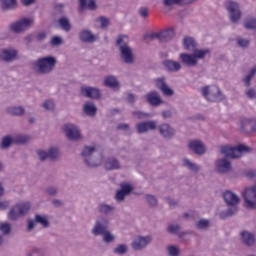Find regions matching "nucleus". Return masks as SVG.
<instances>
[{
  "label": "nucleus",
  "instance_id": "09e8293b",
  "mask_svg": "<svg viewBox=\"0 0 256 256\" xmlns=\"http://www.w3.org/2000/svg\"><path fill=\"white\" fill-rule=\"evenodd\" d=\"M13 145V137L11 136H5L2 138L1 141V149H9Z\"/></svg>",
  "mask_w": 256,
  "mask_h": 256
},
{
  "label": "nucleus",
  "instance_id": "5fc2aeb1",
  "mask_svg": "<svg viewBox=\"0 0 256 256\" xmlns=\"http://www.w3.org/2000/svg\"><path fill=\"white\" fill-rule=\"evenodd\" d=\"M104 243H113L115 241V235L111 233V231L106 230L104 234H102Z\"/></svg>",
  "mask_w": 256,
  "mask_h": 256
},
{
  "label": "nucleus",
  "instance_id": "603ef678",
  "mask_svg": "<svg viewBox=\"0 0 256 256\" xmlns=\"http://www.w3.org/2000/svg\"><path fill=\"white\" fill-rule=\"evenodd\" d=\"M163 5L165 7H173V5H187L185 0H163Z\"/></svg>",
  "mask_w": 256,
  "mask_h": 256
},
{
  "label": "nucleus",
  "instance_id": "f257e3e1",
  "mask_svg": "<svg viewBox=\"0 0 256 256\" xmlns=\"http://www.w3.org/2000/svg\"><path fill=\"white\" fill-rule=\"evenodd\" d=\"M57 67V58L51 55L42 56L31 62V69L36 75H51Z\"/></svg>",
  "mask_w": 256,
  "mask_h": 256
},
{
  "label": "nucleus",
  "instance_id": "0eeeda50",
  "mask_svg": "<svg viewBox=\"0 0 256 256\" xmlns=\"http://www.w3.org/2000/svg\"><path fill=\"white\" fill-rule=\"evenodd\" d=\"M202 95L209 101L210 103H221V101L225 100V95L221 92L219 87H203L202 88Z\"/></svg>",
  "mask_w": 256,
  "mask_h": 256
},
{
  "label": "nucleus",
  "instance_id": "6ab92c4d",
  "mask_svg": "<svg viewBox=\"0 0 256 256\" xmlns=\"http://www.w3.org/2000/svg\"><path fill=\"white\" fill-rule=\"evenodd\" d=\"M152 37L158 39L160 43H169V41H173V39H175V30H173V28L165 29L153 34Z\"/></svg>",
  "mask_w": 256,
  "mask_h": 256
},
{
  "label": "nucleus",
  "instance_id": "7c9ffc66",
  "mask_svg": "<svg viewBox=\"0 0 256 256\" xmlns=\"http://www.w3.org/2000/svg\"><path fill=\"white\" fill-rule=\"evenodd\" d=\"M83 112L88 117H95L97 115V106L92 102H86L83 106Z\"/></svg>",
  "mask_w": 256,
  "mask_h": 256
},
{
  "label": "nucleus",
  "instance_id": "6e6552de",
  "mask_svg": "<svg viewBox=\"0 0 256 256\" xmlns=\"http://www.w3.org/2000/svg\"><path fill=\"white\" fill-rule=\"evenodd\" d=\"M249 151H251V148L245 145H238L237 147H221L222 155L225 157H229L230 159H239V157H241V153H249Z\"/></svg>",
  "mask_w": 256,
  "mask_h": 256
},
{
  "label": "nucleus",
  "instance_id": "864d4df0",
  "mask_svg": "<svg viewBox=\"0 0 256 256\" xmlns=\"http://www.w3.org/2000/svg\"><path fill=\"white\" fill-rule=\"evenodd\" d=\"M0 232L2 235H10L11 234V224L9 222H4L0 224Z\"/></svg>",
  "mask_w": 256,
  "mask_h": 256
},
{
  "label": "nucleus",
  "instance_id": "338daca9",
  "mask_svg": "<svg viewBox=\"0 0 256 256\" xmlns=\"http://www.w3.org/2000/svg\"><path fill=\"white\" fill-rule=\"evenodd\" d=\"M45 39H47V33L45 32H40L36 35V41H38V43L45 41Z\"/></svg>",
  "mask_w": 256,
  "mask_h": 256
},
{
  "label": "nucleus",
  "instance_id": "9b49d317",
  "mask_svg": "<svg viewBox=\"0 0 256 256\" xmlns=\"http://www.w3.org/2000/svg\"><path fill=\"white\" fill-rule=\"evenodd\" d=\"M109 230V220L101 218L95 221L91 230L92 235L95 237L103 236Z\"/></svg>",
  "mask_w": 256,
  "mask_h": 256
},
{
  "label": "nucleus",
  "instance_id": "20e7f679",
  "mask_svg": "<svg viewBox=\"0 0 256 256\" xmlns=\"http://www.w3.org/2000/svg\"><path fill=\"white\" fill-rule=\"evenodd\" d=\"M81 157L87 167H99L103 163V156L94 146H84Z\"/></svg>",
  "mask_w": 256,
  "mask_h": 256
},
{
  "label": "nucleus",
  "instance_id": "f03ea898",
  "mask_svg": "<svg viewBox=\"0 0 256 256\" xmlns=\"http://www.w3.org/2000/svg\"><path fill=\"white\" fill-rule=\"evenodd\" d=\"M223 200L226 203L227 207H229L227 210H224L219 213V217L221 219H228V217H233L234 215H237L239 211V203H241V198L233 193L231 190H226L222 194Z\"/></svg>",
  "mask_w": 256,
  "mask_h": 256
},
{
  "label": "nucleus",
  "instance_id": "bf43d9fd",
  "mask_svg": "<svg viewBox=\"0 0 256 256\" xmlns=\"http://www.w3.org/2000/svg\"><path fill=\"white\" fill-rule=\"evenodd\" d=\"M42 107H44V109H46V111H53V109H55V103L53 102V100H46Z\"/></svg>",
  "mask_w": 256,
  "mask_h": 256
},
{
  "label": "nucleus",
  "instance_id": "0e129e2a",
  "mask_svg": "<svg viewBox=\"0 0 256 256\" xmlns=\"http://www.w3.org/2000/svg\"><path fill=\"white\" fill-rule=\"evenodd\" d=\"M99 21H100V26H101L102 29H105V27H109V20H108V18H105V17L101 16L99 18Z\"/></svg>",
  "mask_w": 256,
  "mask_h": 256
},
{
  "label": "nucleus",
  "instance_id": "f8f14e48",
  "mask_svg": "<svg viewBox=\"0 0 256 256\" xmlns=\"http://www.w3.org/2000/svg\"><path fill=\"white\" fill-rule=\"evenodd\" d=\"M133 189L134 188L133 186H131V184L121 183L120 189L116 191V194L114 196L115 201H117V203H124L127 196L133 193Z\"/></svg>",
  "mask_w": 256,
  "mask_h": 256
},
{
  "label": "nucleus",
  "instance_id": "69168bd1",
  "mask_svg": "<svg viewBox=\"0 0 256 256\" xmlns=\"http://www.w3.org/2000/svg\"><path fill=\"white\" fill-rule=\"evenodd\" d=\"M246 96L248 99H256V91L253 88H250L246 91Z\"/></svg>",
  "mask_w": 256,
  "mask_h": 256
},
{
  "label": "nucleus",
  "instance_id": "f3484780",
  "mask_svg": "<svg viewBox=\"0 0 256 256\" xmlns=\"http://www.w3.org/2000/svg\"><path fill=\"white\" fill-rule=\"evenodd\" d=\"M156 129L163 139L171 140L175 137V128L169 123H162L158 125Z\"/></svg>",
  "mask_w": 256,
  "mask_h": 256
},
{
  "label": "nucleus",
  "instance_id": "c9c22d12",
  "mask_svg": "<svg viewBox=\"0 0 256 256\" xmlns=\"http://www.w3.org/2000/svg\"><path fill=\"white\" fill-rule=\"evenodd\" d=\"M17 7V0H1L2 11H11Z\"/></svg>",
  "mask_w": 256,
  "mask_h": 256
},
{
  "label": "nucleus",
  "instance_id": "aec40b11",
  "mask_svg": "<svg viewBox=\"0 0 256 256\" xmlns=\"http://www.w3.org/2000/svg\"><path fill=\"white\" fill-rule=\"evenodd\" d=\"M80 95L86 97V99H99V97H101V91L99 88L82 86L80 87Z\"/></svg>",
  "mask_w": 256,
  "mask_h": 256
},
{
  "label": "nucleus",
  "instance_id": "37998d69",
  "mask_svg": "<svg viewBox=\"0 0 256 256\" xmlns=\"http://www.w3.org/2000/svg\"><path fill=\"white\" fill-rule=\"evenodd\" d=\"M112 251L115 255H127L129 246L127 244H118Z\"/></svg>",
  "mask_w": 256,
  "mask_h": 256
},
{
  "label": "nucleus",
  "instance_id": "ddd939ff",
  "mask_svg": "<svg viewBox=\"0 0 256 256\" xmlns=\"http://www.w3.org/2000/svg\"><path fill=\"white\" fill-rule=\"evenodd\" d=\"M152 241L153 237L151 235L137 236L131 243V247L133 251H141L142 249H145L147 245H151Z\"/></svg>",
  "mask_w": 256,
  "mask_h": 256
},
{
  "label": "nucleus",
  "instance_id": "49530a36",
  "mask_svg": "<svg viewBox=\"0 0 256 256\" xmlns=\"http://www.w3.org/2000/svg\"><path fill=\"white\" fill-rule=\"evenodd\" d=\"M58 23L60 27L63 29V31H66V33H69V31H71V23L69 22V19L60 18L58 20Z\"/></svg>",
  "mask_w": 256,
  "mask_h": 256
},
{
  "label": "nucleus",
  "instance_id": "13d9d810",
  "mask_svg": "<svg viewBox=\"0 0 256 256\" xmlns=\"http://www.w3.org/2000/svg\"><path fill=\"white\" fill-rule=\"evenodd\" d=\"M167 254L169 256H179V248L174 245H170L167 247Z\"/></svg>",
  "mask_w": 256,
  "mask_h": 256
},
{
  "label": "nucleus",
  "instance_id": "c85d7f7f",
  "mask_svg": "<svg viewBox=\"0 0 256 256\" xmlns=\"http://www.w3.org/2000/svg\"><path fill=\"white\" fill-rule=\"evenodd\" d=\"M97 209L100 215H105L106 217L109 215H113V213H115V206L107 203H100Z\"/></svg>",
  "mask_w": 256,
  "mask_h": 256
},
{
  "label": "nucleus",
  "instance_id": "ea45409f",
  "mask_svg": "<svg viewBox=\"0 0 256 256\" xmlns=\"http://www.w3.org/2000/svg\"><path fill=\"white\" fill-rule=\"evenodd\" d=\"M86 7H88L90 11H95V9H97V3L95 0H80V9L83 10Z\"/></svg>",
  "mask_w": 256,
  "mask_h": 256
},
{
  "label": "nucleus",
  "instance_id": "2eb2a0df",
  "mask_svg": "<svg viewBox=\"0 0 256 256\" xmlns=\"http://www.w3.org/2000/svg\"><path fill=\"white\" fill-rule=\"evenodd\" d=\"M231 162L227 158H219L215 161V171L219 175H227L231 173Z\"/></svg>",
  "mask_w": 256,
  "mask_h": 256
},
{
  "label": "nucleus",
  "instance_id": "bb28decb",
  "mask_svg": "<svg viewBox=\"0 0 256 256\" xmlns=\"http://www.w3.org/2000/svg\"><path fill=\"white\" fill-rule=\"evenodd\" d=\"M183 49L190 51L191 53L199 47L197 41L191 36H185L182 41Z\"/></svg>",
  "mask_w": 256,
  "mask_h": 256
},
{
  "label": "nucleus",
  "instance_id": "39448f33",
  "mask_svg": "<svg viewBox=\"0 0 256 256\" xmlns=\"http://www.w3.org/2000/svg\"><path fill=\"white\" fill-rule=\"evenodd\" d=\"M31 210V203L29 202H18L14 204L8 214L7 217L9 221H19V219H23L27 213Z\"/></svg>",
  "mask_w": 256,
  "mask_h": 256
},
{
  "label": "nucleus",
  "instance_id": "b1692460",
  "mask_svg": "<svg viewBox=\"0 0 256 256\" xmlns=\"http://www.w3.org/2000/svg\"><path fill=\"white\" fill-rule=\"evenodd\" d=\"M78 39L82 43H95L97 41V36H95L91 30L83 29L78 33Z\"/></svg>",
  "mask_w": 256,
  "mask_h": 256
},
{
  "label": "nucleus",
  "instance_id": "680f3d73",
  "mask_svg": "<svg viewBox=\"0 0 256 256\" xmlns=\"http://www.w3.org/2000/svg\"><path fill=\"white\" fill-rule=\"evenodd\" d=\"M251 42L247 39H243V38H237V45L238 47H242V48H245V47H249V44Z\"/></svg>",
  "mask_w": 256,
  "mask_h": 256
},
{
  "label": "nucleus",
  "instance_id": "f704fd0d",
  "mask_svg": "<svg viewBox=\"0 0 256 256\" xmlns=\"http://www.w3.org/2000/svg\"><path fill=\"white\" fill-rule=\"evenodd\" d=\"M182 163L183 167H186L189 171H192V173H199V171H201V167H199L197 163H194L187 158L183 159Z\"/></svg>",
  "mask_w": 256,
  "mask_h": 256
},
{
  "label": "nucleus",
  "instance_id": "c756f323",
  "mask_svg": "<svg viewBox=\"0 0 256 256\" xmlns=\"http://www.w3.org/2000/svg\"><path fill=\"white\" fill-rule=\"evenodd\" d=\"M166 231L170 235H176L177 237H183L186 235L185 232L181 231V226L179 224H168Z\"/></svg>",
  "mask_w": 256,
  "mask_h": 256
},
{
  "label": "nucleus",
  "instance_id": "4c0bfd02",
  "mask_svg": "<svg viewBox=\"0 0 256 256\" xmlns=\"http://www.w3.org/2000/svg\"><path fill=\"white\" fill-rule=\"evenodd\" d=\"M104 85H106V87H110L111 89H117V87H119V81L115 76H107L104 79Z\"/></svg>",
  "mask_w": 256,
  "mask_h": 256
},
{
  "label": "nucleus",
  "instance_id": "6e6d98bb",
  "mask_svg": "<svg viewBox=\"0 0 256 256\" xmlns=\"http://www.w3.org/2000/svg\"><path fill=\"white\" fill-rule=\"evenodd\" d=\"M164 97H173L175 95V90L166 85L164 89L160 90Z\"/></svg>",
  "mask_w": 256,
  "mask_h": 256
},
{
  "label": "nucleus",
  "instance_id": "de8ad7c7",
  "mask_svg": "<svg viewBox=\"0 0 256 256\" xmlns=\"http://www.w3.org/2000/svg\"><path fill=\"white\" fill-rule=\"evenodd\" d=\"M167 85V78L165 76L155 79V86L159 91H162Z\"/></svg>",
  "mask_w": 256,
  "mask_h": 256
},
{
  "label": "nucleus",
  "instance_id": "4d7b16f0",
  "mask_svg": "<svg viewBox=\"0 0 256 256\" xmlns=\"http://www.w3.org/2000/svg\"><path fill=\"white\" fill-rule=\"evenodd\" d=\"M132 115L137 119H149V117H151V114L145 113L143 111H133Z\"/></svg>",
  "mask_w": 256,
  "mask_h": 256
},
{
  "label": "nucleus",
  "instance_id": "58836bf2",
  "mask_svg": "<svg viewBox=\"0 0 256 256\" xmlns=\"http://www.w3.org/2000/svg\"><path fill=\"white\" fill-rule=\"evenodd\" d=\"M240 125H241V130L243 131V133H251V129L253 126V120H251L249 118H245V119L241 120Z\"/></svg>",
  "mask_w": 256,
  "mask_h": 256
},
{
  "label": "nucleus",
  "instance_id": "774afa93",
  "mask_svg": "<svg viewBox=\"0 0 256 256\" xmlns=\"http://www.w3.org/2000/svg\"><path fill=\"white\" fill-rule=\"evenodd\" d=\"M137 101V96L133 93H129L127 95V102L130 103V104H133Z\"/></svg>",
  "mask_w": 256,
  "mask_h": 256
},
{
  "label": "nucleus",
  "instance_id": "cd10ccee",
  "mask_svg": "<svg viewBox=\"0 0 256 256\" xmlns=\"http://www.w3.org/2000/svg\"><path fill=\"white\" fill-rule=\"evenodd\" d=\"M240 237H241L242 243H244V245H246V247H252V245H255V234L254 233L244 230L240 233Z\"/></svg>",
  "mask_w": 256,
  "mask_h": 256
},
{
  "label": "nucleus",
  "instance_id": "393cba45",
  "mask_svg": "<svg viewBox=\"0 0 256 256\" xmlns=\"http://www.w3.org/2000/svg\"><path fill=\"white\" fill-rule=\"evenodd\" d=\"M179 59L181 61V64L185 65L186 67H197L199 63L198 60L195 59V56H193V54L181 53L179 55Z\"/></svg>",
  "mask_w": 256,
  "mask_h": 256
},
{
  "label": "nucleus",
  "instance_id": "a18cd8bd",
  "mask_svg": "<svg viewBox=\"0 0 256 256\" xmlns=\"http://www.w3.org/2000/svg\"><path fill=\"white\" fill-rule=\"evenodd\" d=\"M244 27L245 29L256 30V18L255 17L246 18L244 21Z\"/></svg>",
  "mask_w": 256,
  "mask_h": 256
},
{
  "label": "nucleus",
  "instance_id": "a19ab883",
  "mask_svg": "<svg viewBox=\"0 0 256 256\" xmlns=\"http://www.w3.org/2000/svg\"><path fill=\"white\" fill-rule=\"evenodd\" d=\"M34 221H35V223L42 225V227H44V229H47L51 225L49 223V219L47 218V216H41L39 214H35Z\"/></svg>",
  "mask_w": 256,
  "mask_h": 256
},
{
  "label": "nucleus",
  "instance_id": "412c9836",
  "mask_svg": "<svg viewBox=\"0 0 256 256\" xmlns=\"http://www.w3.org/2000/svg\"><path fill=\"white\" fill-rule=\"evenodd\" d=\"M162 67H164L165 71L168 73H179V71L183 69V66L180 64V62L171 59L163 60Z\"/></svg>",
  "mask_w": 256,
  "mask_h": 256
},
{
  "label": "nucleus",
  "instance_id": "a878e982",
  "mask_svg": "<svg viewBox=\"0 0 256 256\" xmlns=\"http://www.w3.org/2000/svg\"><path fill=\"white\" fill-rule=\"evenodd\" d=\"M106 171H118L121 169V162L115 157H108L104 162Z\"/></svg>",
  "mask_w": 256,
  "mask_h": 256
},
{
  "label": "nucleus",
  "instance_id": "423d86ee",
  "mask_svg": "<svg viewBox=\"0 0 256 256\" xmlns=\"http://www.w3.org/2000/svg\"><path fill=\"white\" fill-rule=\"evenodd\" d=\"M225 9L228 13L229 20L234 25H237L241 21L243 13L241 12V6L235 1L228 0L225 3Z\"/></svg>",
  "mask_w": 256,
  "mask_h": 256
},
{
  "label": "nucleus",
  "instance_id": "4be33fe9",
  "mask_svg": "<svg viewBox=\"0 0 256 256\" xmlns=\"http://www.w3.org/2000/svg\"><path fill=\"white\" fill-rule=\"evenodd\" d=\"M188 149L189 151H192V153H195V155H205L206 149L205 144L201 142V140H190L188 142Z\"/></svg>",
  "mask_w": 256,
  "mask_h": 256
},
{
  "label": "nucleus",
  "instance_id": "3c124183",
  "mask_svg": "<svg viewBox=\"0 0 256 256\" xmlns=\"http://www.w3.org/2000/svg\"><path fill=\"white\" fill-rule=\"evenodd\" d=\"M28 256H47V252L43 248H32Z\"/></svg>",
  "mask_w": 256,
  "mask_h": 256
},
{
  "label": "nucleus",
  "instance_id": "72a5a7b5",
  "mask_svg": "<svg viewBox=\"0 0 256 256\" xmlns=\"http://www.w3.org/2000/svg\"><path fill=\"white\" fill-rule=\"evenodd\" d=\"M192 55L194 56V59H196V61H197V59H204L205 57H207V55H211V49L196 48V49L192 50Z\"/></svg>",
  "mask_w": 256,
  "mask_h": 256
},
{
  "label": "nucleus",
  "instance_id": "7ed1b4c3",
  "mask_svg": "<svg viewBox=\"0 0 256 256\" xmlns=\"http://www.w3.org/2000/svg\"><path fill=\"white\" fill-rule=\"evenodd\" d=\"M127 35H119L116 39V47L119 49L120 59L126 65H133L135 63V54L133 48L127 42Z\"/></svg>",
  "mask_w": 256,
  "mask_h": 256
},
{
  "label": "nucleus",
  "instance_id": "052dcab7",
  "mask_svg": "<svg viewBox=\"0 0 256 256\" xmlns=\"http://www.w3.org/2000/svg\"><path fill=\"white\" fill-rule=\"evenodd\" d=\"M138 14L140 17H142V19H147V17H149V8L147 7L139 8Z\"/></svg>",
  "mask_w": 256,
  "mask_h": 256
},
{
  "label": "nucleus",
  "instance_id": "e2e57ef3",
  "mask_svg": "<svg viewBox=\"0 0 256 256\" xmlns=\"http://www.w3.org/2000/svg\"><path fill=\"white\" fill-rule=\"evenodd\" d=\"M51 45H53L54 47H59V45H61V43H63V39H61V37L59 36H54L51 41H50Z\"/></svg>",
  "mask_w": 256,
  "mask_h": 256
},
{
  "label": "nucleus",
  "instance_id": "5701e85b",
  "mask_svg": "<svg viewBox=\"0 0 256 256\" xmlns=\"http://www.w3.org/2000/svg\"><path fill=\"white\" fill-rule=\"evenodd\" d=\"M145 99L152 107H159V105H163V99H161V95H159V92L156 90L150 91L146 94Z\"/></svg>",
  "mask_w": 256,
  "mask_h": 256
},
{
  "label": "nucleus",
  "instance_id": "a211bd4d",
  "mask_svg": "<svg viewBox=\"0 0 256 256\" xmlns=\"http://www.w3.org/2000/svg\"><path fill=\"white\" fill-rule=\"evenodd\" d=\"M19 52L15 48H4L0 51V59L5 63H13L17 60Z\"/></svg>",
  "mask_w": 256,
  "mask_h": 256
},
{
  "label": "nucleus",
  "instance_id": "4468645a",
  "mask_svg": "<svg viewBox=\"0 0 256 256\" xmlns=\"http://www.w3.org/2000/svg\"><path fill=\"white\" fill-rule=\"evenodd\" d=\"M63 131L69 141H79L81 139V131L75 124H65Z\"/></svg>",
  "mask_w": 256,
  "mask_h": 256
},
{
  "label": "nucleus",
  "instance_id": "8fccbe9b",
  "mask_svg": "<svg viewBox=\"0 0 256 256\" xmlns=\"http://www.w3.org/2000/svg\"><path fill=\"white\" fill-rule=\"evenodd\" d=\"M45 193L49 197H57V195H59V188L57 186H48L45 189Z\"/></svg>",
  "mask_w": 256,
  "mask_h": 256
},
{
  "label": "nucleus",
  "instance_id": "1a4fd4ad",
  "mask_svg": "<svg viewBox=\"0 0 256 256\" xmlns=\"http://www.w3.org/2000/svg\"><path fill=\"white\" fill-rule=\"evenodd\" d=\"M35 23L33 18H22L12 24H10V31L12 33H23L28 29H31Z\"/></svg>",
  "mask_w": 256,
  "mask_h": 256
},
{
  "label": "nucleus",
  "instance_id": "dca6fc26",
  "mask_svg": "<svg viewBox=\"0 0 256 256\" xmlns=\"http://www.w3.org/2000/svg\"><path fill=\"white\" fill-rule=\"evenodd\" d=\"M135 128L139 135H145V133H149V131H155V129H157V122L154 120L139 122L136 124Z\"/></svg>",
  "mask_w": 256,
  "mask_h": 256
},
{
  "label": "nucleus",
  "instance_id": "79ce46f5",
  "mask_svg": "<svg viewBox=\"0 0 256 256\" xmlns=\"http://www.w3.org/2000/svg\"><path fill=\"white\" fill-rule=\"evenodd\" d=\"M195 227L200 231H207L211 227V221L209 219H200L196 222Z\"/></svg>",
  "mask_w": 256,
  "mask_h": 256
},
{
  "label": "nucleus",
  "instance_id": "473e14b6",
  "mask_svg": "<svg viewBox=\"0 0 256 256\" xmlns=\"http://www.w3.org/2000/svg\"><path fill=\"white\" fill-rule=\"evenodd\" d=\"M6 111L13 117H23V115H25V108H23V106H10Z\"/></svg>",
  "mask_w": 256,
  "mask_h": 256
},
{
  "label": "nucleus",
  "instance_id": "e433bc0d",
  "mask_svg": "<svg viewBox=\"0 0 256 256\" xmlns=\"http://www.w3.org/2000/svg\"><path fill=\"white\" fill-rule=\"evenodd\" d=\"M256 75V66H254L248 74L242 79V83L244 87H251V81H253V77Z\"/></svg>",
  "mask_w": 256,
  "mask_h": 256
},
{
  "label": "nucleus",
  "instance_id": "2f4dec72",
  "mask_svg": "<svg viewBox=\"0 0 256 256\" xmlns=\"http://www.w3.org/2000/svg\"><path fill=\"white\" fill-rule=\"evenodd\" d=\"M31 141V136L27 134H16L13 136V143L15 145H27Z\"/></svg>",
  "mask_w": 256,
  "mask_h": 256
},
{
  "label": "nucleus",
  "instance_id": "9d476101",
  "mask_svg": "<svg viewBox=\"0 0 256 256\" xmlns=\"http://www.w3.org/2000/svg\"><path fill=\"white\" fill-rule=\"evenodd\" d=\"M37 155L40 161H57L61 157V151L56 146H52L47 151L38 150Z\"/></svg>",
  "mask_w": 256,
  "mask_h": 256
},
{
  "label": "nucleus",
  "instance_id": "c03bdc74",
  "mask_svg": "<svg viewBox=\"0 0 256 256\" xmlns=\"http://www.w3.org/2000/svg\"><path fill=\"white\" fill-rule=\"evenodd\" d=\"M144 199H146L149 207H157V205H159V200H157V197L153 194H146Z\"/></svg>",
  "mask_w": 256,
  "mask_h": 256
}]
</instances>
